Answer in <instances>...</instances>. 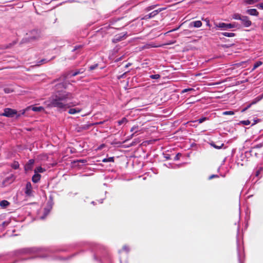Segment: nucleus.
<instances>
[{
    "instance_id": "39",
    "label": "nucleus",
    "mask_w": 263,
    "mask_h": 263,
    "mask_svg": "<svg viewBox=\"0 0 263 263\" xmlns=\"http://www.w3.org/2000/svg\"><path fill=\"white\" fill-rule=\"evenodd\" d=\"M219 176L217 175H212L208 177L209 180H211L215 178H218Z\"/></svg>"
},
{
    "instance_id": "43",
    "label": "nucleus",
    "mask_w": 263,
    "mask_h": 263,
    "mask_svg": "<svg viewBox=\"0 0 263 263\" xmlns=\"http://www.w3.org/2000/svg\"><path fill=\"white\" fill-rule=\"evenodd\" d=\"M121 251H126V252H128L129 251V248H128V247L127 246H124L122 249V250Z\"/></svg>"
},
{
    "instance_id": "31",
    "label": "nucleus",
    "mask_w": 263,
    "mask_h": 263,
    "mask_svg": "<svg viewBox=\"0 0 263 263\" xmlns=\"http://www.w3.org/2000/svg\"><path fill=\"white\" fill-rule=\"evenodd\" d=\"M136 130H138V132L140 131L139 130L138 125H134L130 129V132L134 133Z\"/></svg>"
},
{
    "instance_id": "35",
    "label": "nucleus",
    "mask_w": 263,
    "mask_h": 263,
    "mask_svg": "<svg viewBox=\"0 0 263 263\" xmlns=\"http://www.w3.org/2000/svg\"><path fill=\"white\" fill-rule=\"evenodd\" d=\"M211 145L216 149H220L224 145V144H221L220 145H217L214 143H212Z\"/></svg>"
},
{
    "instance_id": "54",
    "label": "nucleus",
    "mask_w": 263,
    "mask_h": 263,
    "mask_svg": "<svg viewBox=\"0 0 263 263\" xmlns=\"http://www.w3.org/2000/svg\"><path fill=\"white\" fill-rule=\"evenodd\" d=\"M129 65H130V64H129V63H128V64H127V65H126V67H128V66H129Z\"/></svg>"
},
{
    "instance_id": "37",
    "label": "nucleus",
    "mask_w": 263,
    "mask_h": 263,
    "mask_svg": "<svg viewBox=\"0 0 263 263\" xmlns=\"http://www.w3.org/2000/svg\"><path fill=\"white\" fill-rule=\"evenodd\" d=\"M234 112L233 111H226L223 112L224 115H233Z\"/></svg>"
},
{
    "instance_id": "49",
    "label": "nucleus",
    "mask_w": 263,
    "mask_h": 263,
    "mask_svg": "<svg viewBox=\"0 0 263 263\" xmlns=\"http://www.w3.org/2000/svg\"><path fill=\"white\" fill-rule=\"evenodd\" d=\"M180 155V154L179 153H178L174 157V160L176 161L179 160Z\"/></svg>"
},
{
    "instance_id": "5",
    "label": "nucleus",
    "mask_w": 263,
    "mask_h": 263,
    "mask_svg": "<svg viewBox=\"0 0 263 263\" xmlns=\"http://www.w3.org/2000/svg\"><path fill=\"white\" fill-rule=\"evenodd\" d=\"M27 35L29 41L36 40L40 37V32L38 30L33 29L27 33Z\"/></svg>"
},
{
    "instance_id": "6",
    "label": "nucleus",
    "mask_w": 263,
    "mask_h": 263,
    "mask_svg": "<svg viewBox=\"0 0 263 263\" xmlns=\"http://www.w3.org/2000/svg\"><path fill=\"white\" fill-rule=\"evenodd\" d=\"M53 205V202L52 198H50L47 202L46 206L44 208V216L45 218L50 212Z\"/></svg>"
},
{
    "instance_id": "26",
    "label": "nucleus",
    "mask_w": 263,
    "mask_h": 263,
    "mask_svg": "<svg viewBox=\"0 0 263 263\" xmlns=\"http://www.w3.org/2000/svg\"><path fill=\"white\" fill-rule=\"evenodd\" d=\"M9 204V202L7 200H2L1 201V207L2 208H6Z\"/></svg>"
},
{
    "instance_id": "14",
    "label": "nucleus",
    "mask_w": 263,
    "mask_h": 263,
    "mask_svg": "<svg viewBox=\"0 0 263 263\" xmlns=\"http://www.w3.org/2000/svg\"><path fill=\"white\" fill-rule=\"evenodd\" d=\"M202 24L200 21H195L192 22L189 24L190 27L199 28L202 26Z\"/></svg>"
},
{
    "instance_id": "45",
    "label": "nucleus",
    "mask_w": 263,
    "mask_h": 263,
    "mask_svg": "<svg viewBox=\"0 0 263 263\" xmlns=\"http://www.w3.org/2000/svg\"><path fill=\"white\" fill-rule=\"evenodd\" d=\"M82 47H83V46L81 45H78V46H76L74 47V48L72 50V51H76V50H77L78 49L81 48Z\"/></svg>"
},
{
    "instance_id": "1",
    "label": "nucleus",
    "mask_w": 263,
    "mask_h": 263,
    "mask_svg": "<svg viewBox=\"0 0 263 263\" xmlns=\"http://www.w3.org/2000/svg\"><path fill=\"white\" fill-rule=\"evenodd\" d=\"M66 88V84L64 82L55 84V92L44 102L45 105L48 108H56L62 111L75 106L77 104L71 101L73 98L72 93L63 90Z\"/></svg>"
},
{
    "instance_id": "55",
    "label": "nucleus",
    "mask_w": 263,
    "mask_h": 263,
    "mask_svg": "<svg viewBox=\"0 0 263 263\" xmlns=\"http://www.w3.org/2000/svg\"><path fill=\"white\" fill-rule=\"evenodd\" d=\"M252 196V195H249V196H248V197L250 198V197H251Z\"/></svg>"
},
{
    "instance_id": "33",
    "label": "nucleus",
    "mask_w": 263,
    "mask_h": 263,
    "mask_svg": "<svg viewBox=\"0 0 263 263\" xmlns=\"http://www.w3.org/2000/svg\"><path fill=\"white\" fill-rule=\"evenodd\" d=\"M208 119V118L206 117H202V118H201L198 119L197 120V121H198L199 123H202L203 122H204L205 121L207 120Z\"/></svg>"
},
{
    "instance_id": "12",
    "label": "nucleus",
    "mask_w": 263,
    "mask_h": 263,
    "mask_svg": "<svg viewBox=\"0 0 263 263\" xmlns=\"http://www.w3.org/2000/svg\"><path fill=\"white\" fill-rule=\"evenodd\" d=\"M34 163V160L33 159H30L25 165V170L26 171L31 170L33 167Z\"/></svg>"
},
{
    "instance_id": "40",
    "label": "nucleus",
    "mask_w": 263,
    "mask_h": 263,
    "mask_svg": "<svg viewBox=\"0 0 263 263\" xmlns=\"http://www.w3.org/2000/svg\"><path fill=\"white\" fill-rule=\"evenodd\" d=\"M98 65L97 64L93 65H91V66H90L89 67V69L90 70H94V69H95L98 67Z\"/></svg>"
},
{
    "instance_id": "44",
    "label": "nucleus",
    "mask_w": 263,
    "mask_h": 263,
    "mask_svg": "<svg viewBox=\"0 0 263 263\" xmlns=\"http://www.w3.org/2000/svg\"><path fill=\"white\" fill-rule=\"evenodd\" d=\"M163 157L166 160H170L171 159L170 155L169 154H163Z\"/></svg>"
},
{
    "instance_id": "10",
    "label": "nucleus",
    "mask_w": 263,
    "mask_h": 263,
    "mask_svg": "<svg viewBox=\"0 0 263 263\" xmlns=\"http://www.w3.org/2000/svg\"><path fill=\"white\" fill-rule=\"evenodd\" d=\"M240 21L243 26L246 27H250L252 24L251 21H250L249 17L247 16H242Z\"/></svg>"
},
{
    "instance_id": "15",
    "label": "nucleus",
    "mask_w": 263,
    "mask_h": 263,
    "mask_svg": "<svg viewBox=\"0 0 263 263\" xmlns=\"http://www.w3.org/2000/svg\"><path fill=\"white\" fill-rule=\"evenodd\" d=\"M246 12L250 15L258 16L259 13L256 9H248Z\"/></svg>"
},
{
    "instance_id": "28",
    "label": "nucleus",
    "mask_w": 263,
    "mask_h": 263,
    "mask_svg": "<svg viewBox=\"0 0 263 263\" xmlns=\"http://www.w3.org/2000/svg\"><path fill=\"white\" fill-rule=\"evenodd\" d=\"M114 157H111L107 158H104L103 159L102 161L103 162H114Z\"/></svg>"
},
{
    "instance_id": "38",
    "label": "nucleus",
    "mask_w": 263,
    "mask_h": 263,
    "mask_svg": "<svg viewBox=\"0 0 263 263\" xmlns=\"http://www.w3.org/2000/svg\"><path fill=\"white\" fill-rule=\"evenodd\" d=\"M202 20L204 21V22H206V26H208L209 27H211V25H210V20H209V18H202Z\"/></svg>"
},
{
    "instance_id": "50",
    "label": "nucleus",
    "mask_w": 263,
    "mask_h": 263,
    "mask_svg": "<svg viewBox=\"0 0 263 263\" xmlns=\"http://www.w3.org/2000/svg\"><path fill=\"white\" fill-rule=\"evenodd\" d=\"M257 6L258 8L263 10V3L259 4Z\"/></svg>"
},
{
    "instance_id": "36",
    "label": "nucleus",
    "mask_w": 263,
    "mask_h": 263,
    "mask_svg": "<svg viewBox=\"0 0 263 263\" xmlns=\"http://www.w3.org/2000/svg\"><path fill=\"white\" fill-rule=\"evenodd\" d=\"M262 146H263V142L262 143H260L259 144H258L254 146L252 148V149H255V148H261Z\"/></svg>"
},
{
    "instance_id": "27",
    "label": "nucleus",
    "mask_w": 263,
    "mask_h": 263,
    "mask_svg": "<svg viewBox=\"0 0 263 263\" xmlns=\"http://www.w3.org/2000/svg\"><path fill=\"white\" fill-rule=\"evenodd\" d=\"M84 72V70L83 69H80L79 70H76V71H74V72H73L72 74H71V76L72 77H74L80 73H82L83 72Z\"/></svg>"
},
{
    "instance_id": "20",
    "label": "nucleus",
    "mask_w": 263,
    "mask_h": 263,
    "mask_svg": "<svg viewBox=\"0 0 263 263\" xmlns=\"http://www.w3.org/2000/svg\"><path fill=\"white\" fill-rule=\"evenodd\" d=\"M32 110L35 112H39L43 110L44 108L42 106H34L32 107Z\"/></svg>"
},
{
    "instance_id": "42",
    "label": "nucleus",
    "mask_w": 263,
    "mask_h": 263,
    "mask_svg": "<svg viewBox=\"0 0 263 263\" xmlns=\"http://www.w3.org/2000/svg\"><path fill=\"white\" fill-rule=\"evenodd\" d=\"M263 170V168L261 167H260L258 170L256 172V176H258L260 172Z\"/></svg>"
},
{
    "instance_id": "29",
    "label": "nucleus",
    "mask_w": 263,
    "mask_h": 263,
    "mask_svg": "<svg viewBox=\"0 0 263 263\" xmlns=\"http://www.w3.org/2000/svg\"><path fill=\"white\" fill-rule=\"evenodd\" d=\"M127 122V120L126 118H122L121 120L118 121V123L119 125H122L123 123H126Z\"/></svg>"
},
{
    "instance_id": "4",
    "label": "nucleus",
    "mask_w": 263,
    "mask_h": 263,
    "mask_svg": "<svg viewBox=\"0 0 263 263\" xmlns=\"http://www.w3.org/2000/svg\"><path fill=\"white\" fill-rule=\"evenodd\" d=\"M215 28H220L222 30H227L229 29L233 28L236 27V24L234 23H224L222 22L220 23H214Z\"/></svg>"
},
{
    "instance_id": "52",
    "label": "nucleus",
    "mask_w": 263,
    "mask_h": 263,
    "mask_svg": "<svg viewBox=\"0 0 263 263\" xmlns=\"http://www.w3.org/2000/svg\"><path fill=\"white\" fill-rule=\"evenodd\" d=\"M31 186V184L30 183H28L26 185V187L28 189V187H30Z\"/></svg>"
},
{
    "instance_id": "32",
    "label": "nucleus",
    "mask_w": 263,
    "mask_h": 263,
    "mask_svg": "<svg viewBox=\"0 0 263 263\" xmlns=\"http://www.w3.org/2000/svg\"><path fill=\"white\" fill-rule=\"evenodd\" d=\"M149 77L152 79H158L160 78V75L159 74H152Z\"/></svg>"
},
{
    "instance_id": "51",
    "label": "nucleus",
    "mask_w": 263,
    "mask_h": 263,
    "mask_svg": "<svg viewBox=\"0 0 263 263\" xmlns=\"http://www.w3.org/2000/svg\"><path fill=\"white\" fill-rule=\"evenodd\" d=\"M184 32L185 34H188L190 31L189 30H184Z\"/></svg>"
},
{
    "instance_id": "17",
    "label": "nucleus",
    "mask_w": 263,
    "mask_h": 263,
    "mask_svg": "<svg viewBox=\"0 0 263 263\" xmlns=\"http://www.w3.org/2000/svg\"><path fill=\"white\" fill-rule=\"evenodd\" d=\"M4 91L6 93H10L14 91V88L12 85L7 86L4 88Z\"/></svg>"
},
{
    "instance_id": "11",
    "label": "nucleus",
    "mask_w": 263,
    "mask_h": 263,
    "mask_svg": "<svg viewBox=\"0 0 263 263\" xmlns=\"http://www.w3.org/2000/svg\"><path fill=\"white\" fill-rule=\"evenodd\" d=\"M157 15V11H155V10L153 11V12H151L150 13L146 14L141 17V20H147L148 19L152 18Z\"/></svg>"
},
{
    "instance_id": "8",
    "label": "nucleus",
    "mask_w": 263,
    "mask_h": 263,
    "mask_svg": "<svg viewBox=\"0 0 263 263\" xmlns=\"http://www.w3.org/2000/svg\"><path fill=\"white\" fill-rule=\"evenodd\" d=\"M127 35V32L126 33H122L119 34H117L114 36L112 39V42L117 43L121 40H122L125 36Z\"/></svg>"
},
{
    "instance_id": "53",
    "label": "nucleus",
    "mask_w": 263,
    "mask_h": 263,
    "mask_svg": "<svg viewBox=\"0 0 263 263\" xmlns=\"http://www.w3.org/2000/svg\"><path fill=\"white\" fill-rule=\"evenodd\" d=\"M180 26H179L178 28H177L176 29H174L171 30V31H176V30H178L180 28Z\"/></svg>"
},
{
    "instance_id": "7",
    "label": "nucleus",
    "mask_w": 263,
    "mask_h": 263,
    "mask_svg": "<svg viewBox=\"0 0 263 263\" xmlns=\"http://www.w3.org/2000/svg\"><path fill=\"white\" fill-rule=\"evenodd\" d=\"M17 114V111L11 108H5L4 112L1 114V116H4L8 117H13Z\"/></svg>"
},
{
    "instance_id": "2",
    "label": "nucleus",
    "mask_w": 263,
    "mask_h": 263,
    "mask_svg": "<svg viewBox=\"0 0 263 263\" xmlns=\"http://www.w3.org/2000/svg\"><path fill=\"white\" fill-rule=\"evenodd\" d=\"M124 17L113 18L110 22L109 26L112 28L119 29L126 26V23L125 21H124Z\"/></svg>"
},
{
    "instance_id": "18",
    "label": "nucleus",
    "mask_w": 263,
    "mask_h": 263,
    "mask_svg": "<svg viewBox=\"0 0 263 263\" xmlns=\"http://www.w3.org/2000/svg\"><path fill=\"white\" fill-rule=\"evenodd\" d=\"M41 176L39 174L35 173L32 177V181L34 183H37L41 179Z\"/></svg>"
},
{
    "instance_id": "47",
    "label": "nucleus",
    "mask_w": 263,
    "mask_h": 263,
    "mask_svg": "<svg viewBox=\"0 0 263 263\" xmlns=\"http://www.w3.org/2000/svg\"><path fill=\"white\" fill-rule=\"evenodd\" d=\"M137 133H138V130L135 131L130 136H129L128 139H132Z\"/></svg>"
},
{
    "instance_id": "3",
    "label": "nucleus",
    "mask_w": 263,
    "mask_h": 263,
    "mask_svg": "<svg viewBox=\"0 0 263 263\" xmlns=\"http://www.w3.org/2000/svg\"><path fill=\"white\" fill-rule=\"evenodd\" d=\"M143 23L141 21H133L129 26L130 31L136 34L141 31L142 29Z\"/></svg>"
},
{
    "instance_id": "16",
    "label": "nucleus",
    "mask_w": 263,
    "mask_h": 263,
    "mask_svg": "<svg viewBox=\"0 0 263 263\" xmlns=\"http://www.w3.org/2000/svg\"><path fill=\"white\" fill-rule=\"evenodd\" d=\"M81 111V109L79 108H69L68 113L71 115H74L77 113H79Z\"/></svg>"
},
{
    "instance_id": "56",
    "label": "nucleus",
    "mask_w": 263,
    "mask_h": 263,
    "mask_svg": "<svg viewBox=\"0 0 263 263\" xmlns=\"http://www.w3.org/2000/svg\"><path fill=\"white\" fill-rule=\"evenodd\" d=\"M26 193L27 194H28V191H27Z\"/></svg>"
},
{
    "instance_id": "22",
    "label": "nucleus",
    "mask_w": 263,
    "mask_h": 263,
    "mask_svg": "<svg viewBox=\"0 0 263 263\" xmlns=\"http://www.w3.org/2000/svg\"><path fill=\"white\" fill-rule=\"evenodd\" d=\"M259 0H244V2L248 5H252L258 2Z\"/></svg>"
},
{
    "instance_id": "24",
    "label": "nucleus",
    "mask_w": 263,
    "mask_h": 263,
    "mask_svg": "<svg viewBox=\"0 0 263 263\" xmlns=\"http://www.w3.org/2000/svg\"><path fill=\"white\" fill-rule=\"evenodd\" d=\"M222 34L223 36H227V37H233L235 35V34L234 33H230V32H222Z\"/></svg>"
},
{
    "instance_id": "48",
    "label": "nucleus",
    "mask_w": 263,
    "mask_h": 263,
    "mask_svg": "<svg viewBox=\"0 0 263 263\" xmlns=\"http://www.w3.org/2000/svg\"><path fill=\"white\" fill-rule=\"evenodd\" d=\"M45 62H46V60L45 59H43V60H41L40 61H39L37 63V65H41L42 63H44Z\"/></svg>"
},
{
    "instance_id": "41",
    "label": "nucleus",
    "mask_w": 263,
    "mask_h": 263,
    "mask_svg": "<svg viewBox=\"0 0 263 263\" xmlns=\"http://www.w3.org/2000/svg\"><path fill=\"white\" fill-rule=\"evenodd\" d=\"M241 123L245 125H248L250 124V121L249 120H244L242 121Z\"/></svg>"
},
{
    "instance_id": "21",
    "label": "nucleus",
    "mask_w": 263,
    "mask_h": 263,
    "mask_svg": "<svg viewBox=\"0 0 263 263\" xmlns=\"http://www.w3.org/2000/svg\"><path fill=\"white\" fill-rule=\"evenodd\" d=\"M11 166L15 170L18 169L20 166V164L17 161H14L11 165Z\"/></svg>"
},
{
    "instance_id": "34",
    "label": "nucleus",
    "mask_w": 263,
    "mask_h": 263,
    "mask_svg": "<svg viewBox=\"0 0 263 263\" xmlns=\"http://www.w3.org/2000/svg\"><path fill=\"white\" fill-rule=\"evenodd\" d=\"M191 91H194V89L192 88H185L182 90L181 93H183Z\"/></svg>"
},
{
    "instance_id": "46",
    "label": "nucleus",
    "mask_w": 263,
    "mask_h": 263,
    "mask_svg": "<svg viewBox=\"0 0 263 263\" xmlns=\"http://www.w3.org/2000/svg\"><path fill=\"white\" fill-rule=\"evenodd\" d=\"M165 9V8H160L157 10H156L155 11H157V14H158L159 12H160L161 11H162Z\"/></svg>"
},
{
    "instance_id": "19",
    "label": "nucleus",
    "mask_w": 263,
    "mask_h": 263,
    "mask_svg": "<svg viewBox=\"0 0 263 263\" xmlns=\"http://www.w3.org/2000/svg\"><path fill=\"white\" fill-rule=\"evenodd\" d=\"M45 171V169L41 166H38L34 170V173H43Z\"/></svg>"
},
{
    "instance_id": "9",
    "label": "nucleus",
    "mask_w": 263,
    "mask_h": 263,
    "mask_svg": "<svg viewBox=\"0 0 263 263\" xmlns=\"http://www.w3.org/2000/svg\"><path fill=\"white\" fill-rule=\"evenodd\" d=\"M14 176L13 175L10 174L3 181V185L4 186H6L9 184L11 183L14 180Z\"/></svg>"
},
{
    "instance_id": "30",
    "label": "nucleus",
    "mask_w": 263,
    "mask_h": 263,
    "mask_svg": "<svg viewBox=\"0 0 263 263\" xmlns=\"http://www.w3.org/2000/svg\"><path fill=\"white\" fill-rule=\"evenodd\" d=\"M157 6V5H152V6H148L145 9V11H149L154 9V8H155Z\"/></svg>"
},
{
    "instance_id": "13",
    "label": "nucleus",
    "mask_w": 263,
    "mask_h": 263,
    "mask_svg": "<svg viewBox=\"0 0 263 263\" xmlns=\"http://www.w3.org/2000/svg\"><path fill=\"white\" fill-rule=\"evenodd\" d=\"M262 97H263V96H258L257 98H256L255 99V100L251 104H250L247 107H246L245 108L242 109L241 111L242 112L245 111L246 110H247L248 108H249L251 107V105L254 104L256 103H257V102L259 101L262 98Z\"/></svg>"
},
{
    "instance_id": "23",
    "label": "nucleus",
    "mask_w": 263,
    "mask_h": 263,
    "mask_svg": "<svg viewBox=\"0 0 263 263\" xmlns=\"http://www.w3.org/2000/svg\"><path fill=\"white\" fill-rule=\"evenodd\" d=\"M242 16L238 13H235L233 15L232 17L234 20H241Z\"/></svg>"
},
{
    "instance_id": "25",
    "label": "nucleus",
    "mask_w": 263,
    "mask_h": 263,
    "mask_svg": "<svg viewBox=\"0 0 263 263\" xmlns=\"http://www.w3.org/2000/svg\"><path fill=\"white\" fill-rule=\"evenodd\" d=\"M262 64V62L261 61L256 62L254 65L252 70H254L255 69L258 68L259 66H261Z\"/></svg>"
}]
</instances>
